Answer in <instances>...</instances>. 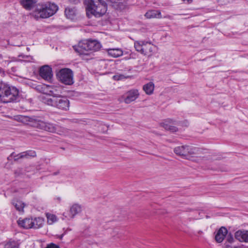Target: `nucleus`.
<instances>
[{"label": "nucleus", "mask_w": 248, "mask_h": 248, "mask_svg": "<svg viewBox=\"0 0 248 248\" xmlns=\"http://www.w3.org/2000/svg\"><path fill=\"white\" fill-rule=\"evenodd\" d=\"M14 119L24 124H28L49 132L56 133L59 135L64 134L66 132V130L63 128L56 126L53 124L44 122L34 117H30L27 116L17 115L15 116Z\"/></svg>", "instance_id": "obj_1"}, {"label": "nucleus", "mask_w": 248, "mask_h": 248, "mask_svg": "<svg viewBox=\"0 0 248 248\" xmlns=\"http://www.w3.org/2000/svg\"><path fill=\"white\" fill-rule=\"evenodd\" d=\"M86 15L91 18L93 16L100 17L107 12V7L105 2L102 0L95 2L93 0H85Z\"/></svg>", "instance_id": "obj_2"}, {"label": "nucleus", "mask_w": 248, "mask_h": 248, "mask_svg": "<svg viewBox=\"0 0 248 248\" xmlns=\"http://www.w3.org/2000/svg\"><path fill=\"white\" fill-rule=\"evenodd\" d=\"M58 10V6L54 3L46 2L38 4L33 13L36 18H46L55 14Z\"/></svg>", "instance_id": "obj_3"}, {"label": "nucleus", "mask_w": 248, "mask_h": 248, "mask_svg": "<svg viewBox=\"0 0 248 248\" xmlns=\"http://www.w3.org/2000/svg\"><path fill=\"white\" fill-rule=\"evenodd\" d=\"M175 154L184 159L192 160L193 158L202 157L201 154V150L197 148H194L188 145H182L177 146L173 150ZM199 159H193V160L197 161Z\"/></svg>", "instance_id": "obj_4"}, {"label": "nucleus", "mask_w": 248, "mask_h": 248, "mask_svg": "<svg viewBox=\"0 0 248 248\" xmlns=\"http://www.w3.org/2000/svg\"><path fill=\"white\" fill-rule=\"evenodd\" d=\"M42 100L44 103L58 109L63 110L69 109V101L65 97L61 95L60 93L52 97L43 96Z\"/></svg>", "instance_id": "obj_5"}, {"label": "nucleus", "mask_w": 248, "mask_h": 248, "mask_svg": "<svg viewBox=\"0 0 248 248\" xmlns=\"http://www.w3.org/2000/svg\"><path fill=\"white\" fill-rule=\"evenodd\" d=\"M18 90L14 87L0 83V102L8 103L16 100L18 96Z\"/></svg>", "instance_id": "obj_6"}, {"label": "nucleus", "mask_w": 248, "mask_h": 248, "mask_svg": "<svg viewBox=\"0 0 248 248\" xmlns=\"http://www.w3.org/2000/svg\"><path fill=\"white\" fill-rule=\"evenodd\" d=\"M101 47V44L96 40H83L79 42L78 46H74L79 55H88L89 51H96Z\"/></svg>", "instance_id": "obj_7"}, {"label": "nucleus", "mask_w": 248, "mask_h": 248, "mask_svg": "<svg viewBox=\"0 0 248 248\" xmlns=\"http://www.w3.org/2000/svg\"><path fill=\"white\" fill-rule=\"evenodd\" d=\"M134 47L136 51L144 55L151 56L156 49V46L151 42L145 41H136Z\"/></svg>", "instance_id": "obj_8"}, {"label": "nucleus", "mask_w": 248, "mask_h": 248, "mask_svg": "<svg viewBox=\"0 0 248 248\" xmlns=\"http://www.w3.org/2000/svg\"><path fill=\"white\" fill-rule=\"evenodd\" d=\"M59 80L66 85H71L74 83L72 71L68 68L62 69L57 73Z\"/></svg>", "instance_id": "obj_9"}, {"label": "nucleus", "mask_w": 248, "mask_h": 248, "mask_svg": "<svg viewBox=\"0 0 248 248\" xmlns=\"http://www.w3.org/2000/svg\"><path fill=\"white\" fill-rule=\"evenodd\" d=\"M35 88L39 92L42 93L46 95H48L49 97H52L58 95L59 93L57 91V88L55 86H52L46 84H41L36 86ZM44 96H42L43 97ZM46 96H47V95Z\"/></svg>", "instance_id": "obj_10"}, {"label": "nucleus", "mask_w": 248, "mask_h": 248, "mask_svg": "<svg viewBox=\"0 0 248 248\" xmlns=\"http://www.w3.org/2000/svg\"><path fill=\"white\" fill-rule=\"evenodd\" d=\"M140 95L138 90L132 89L125 93L122 96V99L126 104H129L135 101Z\"/></svg>", "instance_id": "obj_11"}, {"label": "nucleus", "mask_w": 248, "mask_h": 248, "mask_svg": "<svg viewBox=\"0 0 248 248\" xmlns=\"http://www.w3.org/2000/svg\"><path fill=\"white\" fill-rule=\"evenodd\" d=\"M39 75L44 79L50 81L53 76L51 68L48 65L42 66L39 70Z\"/></svg>", "instance_id": "obj_12"}, {"label": "nucleus", "mask_w": 248, "mask_h": 248, "mask_svg": "<svg viewBox=\"0 0 248 248\" xmlns=\"http://www.w3.org/2000/svg\"><path fill=\"white\" fill-rule=\"evenodd\" d=\"M235 238L240 242L248 243V231L240 230L234 234Z\"/></svg>", "instance_id": "obj_13"}, {"label": "nucleus", "mask_w": 248, "mask_h": 248, "mask_svg": "<svg viewBox=\"0 0 248 248\" xmlns=\"http://www.w3.org/2000/svg\"><path fill=\"white\" fill-rule=\"evenodd\" d=\"M160 124L165 130L170 131L171 132H175L178 131V128L174 125V121L172 120H166L160 123Z\"/></svg>", "instance_id": "obj_14"}, {"label": "nucleus", "mask_w": 248, "mask_h": 248, "mask_svg": "<svg viewBox=\"0 0 248 248\" xmlns=\"http://www.w3.org/2000/svg\"><path fill=\"white\" fill-rule=\"evenodd\" d=\"M228 232L227 230L224 227H221L215 235V240L217 243H221L224 239Z\"/></svg>", "instance_id": "obj_15"}, {"label": "nucleus", "mask_w": 248, "mask_h": 248, "mask_svg": "<svg viewBox=\"0 0 248 248\" xmlns=\"http://www.w3.org/2000/svg\"><path fill=\"white\" fill-rule=\"evenodd\" d=\"M44 219L43 217L31 218V228L38 229L42 228L44 225Z\"/></svg>", "instance_id": "obj_16"}, {"label": "nucleus", "mask_w": 248, "mask_h": 248, "mask_svg": "<svg viewBox=\"0 0 248 248\" xmlns=\"http://www.w3.org/2000/svg\"><path fill=\"white\" fill-rule=\"evenodd\" d=\"M78 12L75 7H67L65 9V15L66 17L72 20L77 18Z\"/></svg>", "instance_id": "obj_17"}, {"label": "nucleus", "mask_w": 248, "mask_h": 248, "mask_svg": "<svg viewBox=\"0 0 248 248\" xmlns=\"http://www.w3.org/2000/svg\"><path fill=\"white\" fill-rule=\"evenodd\" d=\"M31 218H20L17 220V224L20 227L25 229H31Z\"/></svg>", "instance_id": "obj_18"}, {"label": "nucleus", "mask_w": 248, "mask_h": 248, "mask_svg": "<svg viewBox=\"0 0 248 248\" xmlns=\"http://www.w3.org/2000/svg\"><path fill=\"white\" fill-rule=\"evenodd\" d=\"M81 211V207L78 204H73L70 208L69 211V217L71 218H73L78 214L80 213Z\"/></svg>", "instance_id": "obj_19"}, {"label": "nucleus", "mask_w": 248, "mask_h": 248, "mask_svg": "<svg viewBox=\"0 0 248 248\" xmlns=\"http://www.w3.org/2000/svg\"><path fill=\"white\" fill-rule=\"evenodd\" d=\"M108 54L114 58H117L123 55V51L120 48H109L107 49Z\"/></svg>", "instance_id": "obj_20"}, {"label": "nucleus", "mask_w": 248, "mask_h": 248, "mask_svg": "<svg viewBox=\"0 0 248 248\" xmlns=\"http://www.w3.org/2000/svg\"><path fill=\"white\" fill-rule=\"evenodd\" d=\"M145 16L147 18H160L162 17L161 14L159 10H150L146 13Z\"/></svg>", "instance_id": "obj_21"}, {"label": "nucleus", "mask_w": 248, "mask_h": 248, "mask_svg": "<svg viewBox=\"0 0 248 248\" xmlns=\"http://www.w3.org/2000/svg\"><path fill=\"white\" fill-rule=\"evenodd\" d=\"M155 89L154 83L152 82H150L143 86V90L148 95H151L153 93Z\"/></svg>", "instance_id": "obj_22"}, {"label": "nucleus", "mask_w": 248, "mask_h": 248, "mask_svg": "<svg viewBox=\"0 0 248 248\" xmlns=\"http://www.w3.org/2000/svg\"><path fill=\"white\" fill-rule=\"evenodd\" d=\"M45 215L48 225H52L58 220L57 217L53 214L47 212L45 213Z\"/></svg>", "instance_id": "obj_23"}, {"label": "nucleus", "mask_w": 248, "mask_h": 248, "mask_svg": "<svg viewBox=\"0 0 248 248\" xmlns=\"http://www.w3.org/2000/svg\"><path fill=\"white\" fill-rule=\"evenodd\" d=\"M35 2V0H22L20 1L22 6L27 10H30Z\"/></svg>", "instance_id": "obj_24"}, {"label": "nucleus", "mask_w": 248, "mask_h": 248, "mask_svg": "<svg viewBox=\"0 0 248 248\" xmlns=\"http://www.w3.org/2000/svg\"><path fill=\"white\" fill-rule=\"evenodd\" d=\"M13 204L17 211L23 212V209L25 207V204L22 201L17 200H14L13 201Z\"/></svg>", "instance_id": "obj_25"}, {"label": "nucleus", "mask_w": 248, "mask_h": 248, "mask_svg": "<svg viewBox=\"0 0 248 248\" xmlns=\"http://www.w3.org/2000/svg\"><path fill=\"white\" fill-rule=\"evenodd\" d=\"M22 155L21 157L23 158H29L30 157H34L36 156V153L34 151L29 150L25 152H22Z\"/></svg>", "instance_id": "obj_26"}, {"label": "nucleus", "mask_w": 248, "mask_h": 248, "mask_svg": "<svg viewBox=\"0 0 248 248\" xmlns=\"http://www.w3.org/2000/svg\"><path fill=\"white\" fill-rule=\"evenodd\" d=\"M22 155V153H19L17 155H16L14 152H13L10 156L7 157V159L9 161H11L12 158H14V161H18L20 159H23V157H21V156Z\"/></svg>", "instance_id": "obj_27"}, {"label": "nucleus", "mask_w": 248, "mask_h": 248, "mask_svg": "<svg viewBox=\"0 0 248 248\" xmlns=\"http://www.w3.org/2000/svg\"><path fill=\"white\" fill-rule=\"evenodd\" d=\"M4 248H19V245L15 241L9 242L5 245Z\"/></svg>", "instance_id": "obj_28"}, {"label": "nucleus", "mask_w": 248, "mask_h": 248, "mask_svg": "<svg viewBox=\"0 0 248 248\" xmlns=\"http://www.w3.org/2000/svg\"><path fill=\"white\" fill-rule=\"evenodd\" d=\"M129 76H128V77H124V75H120L114 76V78L115 79H117V80H120V79H124V78H129Z\"/></svg>", "instance_id": "obj_29"}, {"label": "nucleus", "mask_w": 248, "mask_h": 248, "mask_svg": "<svg viewBox=\"0 0 248 248\" xmlns=\"http://www.w3.org/2000/svg\"><path fill=\"white\" fill-rule=\"evenodd\" d=\"M234 239L232 235H230L227 237V241L230 243H232L233 242Z\"/></svg>", "instance_id": "obj_30"}, {"label": "nucleus", "mask_w": 248, "mask_h": 248, "mask_svg": "<svg viewBox=\"0 0 248 248\" xmlns=\"http://www.w3.org/2000/svg\"><path fill=\"white\" fill-rule=\"evenodd\" d=\"M46 248H60L59 247L56 245H55L54 244H51L50 245H48Z\"/></svg>", "instance_id": "obj_31"}, {"label": "nucleus", "mask_w": 248, "mask_h": 248, "mask_svg": "<svg viewBox=\"0 0 248 248\" xmlns=\"http://www.w3.org/2000/svg\"><path fill=\"white\" fill-rule=\"evenodd\" d=\"M72 4H76L79 2V0H68Z\"/></svg>", "instance_id": "obj_32"}, {"label": "nucleus", "mask_w": 248, "mask_h": 248, "mask_svg": "<svg viewBox=\"0 0 248 248\" xmlns=\"http://www.w3.org/2000/svg\"><path fill=\"white\" fill-rule=\"evenodd\" d=\"M224 248H241V247H231V246H230L229 245H226L225 246V247H224Z\"/></svg>", "instance_id": "obj_33"}, {"label": "nucleus", "mask_w": 248, "mask_h": 248, "mask_svg": "<svg viewBox=\"0 0 248 248\" xmlns=\"http://www.w3.org/2000/svg\"><path fill=\"white\" fill-rule=\"evenodd\" d=\"M185 3H190L192 2V0H183Z\"/></svg>", "instance_id": "obj_34"}, {"label": "nucleus", "mask_w": 248, "mask_h": 248, "mask_svg": "<svg viewBox=\"0 0 248 248\" xmlns=\"http://www.w3.org/2000/svg\"><path fill=\"white\" fill-rule=\"evenodd\" d=\"M164 17L170 18V16L169 15H168V16H165Z\"/></svg>", "instance_id": "obj_35"}, {"label": "nucleus", "mask_w": 248, "mask_h": 248, "mask_svg": "<svg viewBox=\"0 0 248 248\" xmlns=\"http://www.w3.org/2000/svg\"><path fill=\"white\" fill-rule=\"evenodd\" d=\"M234 0H227L228 2H232V1H234Z\"/></svg>", "instance_id": "obj_36"}, {"label": "nucleus", "mask_w": 248, "mask_h": 248, "mask_svg": "<svg viewBox=\"0 0 248 248\" xmlns=\"http://www.w3.org/2000/svg\"><path fill=\"white\" fill-rule=\"evenodd\" d=\"M63 216H64L65 217H67V216L66 215H65V213L63 214Z\"/></svg>", "instance_id": "obj_37"}]
</instances>
